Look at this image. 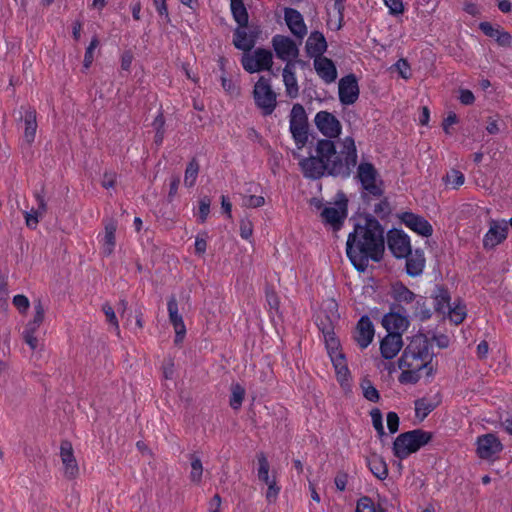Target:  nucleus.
Returning <instances> with one entry per match:
<instances>
[{"mask_svg": "<svg viewBox=\"0 0 512 512\" xmlns=\"http://www.w3.org/2000/svg\"><path fill=\"white\" fill-rule=\"evenodd\" d=\"M319 132L325 137L318 139L315 144V154L302 157L293 151L295 159H299V168L306 179L319 180L324 176L347 179L351 176L357 165V148L351 136L338 141L340 151H337L336 142L342 132V124L337 117L328 111H319L314 118Z\"/></svg>", "mask_w": 512, "mask_h": 512, "instance_id": "f257e3e1", "label": "nucleus"}, {"mask_svg": "<svg viewBox=\"0 0 512 512\" xmlns=\"http://www.w3.org/2000/svg\"><path fill=\"white\" fill-rule=\"evenodd\" d=\"M363 224L356 223L346 242V254L358 272H365L369 260L380 262L385 252L384 227L370 213L360 214Z\"/></svg>", "mask_w": 512, "mask_h": 512, "instance_id": "f03ea898", "label": "nucleus"}, {"mask_svg": "<svg viewBox=\"0 0 512 512\" xmlns=\"http://www.w3.org/2000/svg\"><path fill=\"white\" fill-rule=\"evenodd\" d=\"M433 439V433L422 429H414L399 434L393 442V454L404 460L416 453Z\"/></svg>", "mask_w": 512, "mask_h": 512, "instance_id": "7ed1b4c3", "label": "nucleus"}, {"mask_svg": "<svg viewBox=\"0 0 512 512\" xmlns=\"http://www.w3.org/2000/svg\"><path fill=\"white\" fill-rule=\"evenodd\" d=\"M355 179L362 187L361 198L365 204L369 205L372 197L383 196V181L373 163L361 161L357 166Z\"/></svg>", "mask_w": 512, "mask_h": 512, "instance_id": "20e7f679", "label": "nucleus"}, {"mask_svg": "<svg viewBox=\"0 0 512 512\" xmlns=\"http://www.w3.org/2000/svg\"><path fill=\"white\" fill-rule=\"evenodd\" d=\"M430 348L431 344L428 337L424 333L418 332L412 336L410 343L398 359V367L400 369L411 368L414 360L426 361L428 357L434 356L433 353H430Z\"/></svg>", "mask_w": 512, "mask_h": 512, "instance_id": "39448f33", "label": "nucleus"}, {"mask_svg": "<svg viewBox=\"0 0 512 512\" xmlns=\"http://www.w3.org/2000/svg\"><path fill=\"white\" fill-rule=\"evenodd\" d=\"M289 129L295 141L297 149H302L308 143L309 123L304 107L296 103L290 112Z\"/></svg>", "mask_w": 512, "mask_h": 512, "instance_id": "423d86ee", "label": "nucleus"}, {"mask_svg": "<svg viewBox=\"0 0 512 512\" xmlns=\"http://www.w3.org/2000/svg\"><path fill=\"white\" fill-rule=\"evenodd\" d=\"M270 81V78L260 76L253 89L255 104L262 110L264 116L271 115L277 105V95L273 91Z\"/></svg>", "mask_w": 512, "mask_h": 512, "instance_id": "0eeeda50", "label": "nucleus"}, {"mask_svg": "<svg viewBox=\"0 0 512 512\" xmlns=\"http://www.w3.org/2000/svg\"><path fill=\"white\" fill-rule=\"evenodd\" d=\"M338 199L335 207H324L321 211L322 222L329 225L333 231H339L344 224L348 214V199L343 192L337 194Z\"/></svg>", "mask_w": 512, "mask_h": 512, "instance_id": "6e6552de", "label": "nucleus"}, {"mask_svg": "<svg viewBox=\"0 0 512 512\" xmlns=\"http://www.w3.org/2000/svg\"><path fill=\"white\" fill-rule=\"evenodd\" d=\"M382 326L387 333L402 334L408 329L410 320L406 315V309L400 304H390L389 312L382 318Z\"/></svg>", "mask_w": 512, "mask_h": 512, "instance_id": "1a4fd4ad", "label": "nucleus"}, {"mask_svg": "<svg viewBox=\"0 0 512 512\" xmlns=\"http://www.w3.org/2000/svg\"><path fill=\"white\" fill-rule=\"evenodd\" d=\"M387 245L391 253L398 259L411 253L410 239L402 230L393 228L387 233Z\"/></svg>", "mask_w": 512, "mask_h": 512, "instance_id": "9d476101", "label": "nucleus"}, {"mask_svg": "<svg viewBox=\"0 0 512 512\" xmlns=\"http://www.w3.org/2000/svg\"><path fill=\"white\" fill-rule=\"evenodd\" d=\"M476 453L479 458L491 460L503 450V444L493 433L481 435L476 440Z\"/></svg>", "mask_w": 512, "mask_h": 512, "instance_id": "9b49d317", "label": "nucleus"}, {"mask_svg": "<svg viewBox=\"0 0 512 512\" xmlns=\"http://www.w3.org/2000/svg\"><path fill=\"white\" fill-rule=\"evenodd\" d=\"M358 79L355 74L350 73L339 80L338 95L343 105H352L359 98Z\"/></svg>", "mask_w": 512, "mask_h": 512, "instance_id": "f8f14e48", "label": "nucleus"}, {"mask_svg": "<svg viewBox=\"0 0 512 512\" xmlns=\"http://www.w3.org/2000/svg\"><path fill=\"white\" fill-rule=\"evenodd\" d=\"M508 235V222L505 220H490L489 230L483 238V247L486 250H492L497 245L506 240Z\"/></svg>", "mask_w": 512, "mask_h": 512, "instance_id": "ddd939ff", "label": "nucleus"}, {"mask_svg": "<svg viewBox=\"0 0 512 512\" xmlns=\"http://www.w3.org/2000/svg\"><path fill=\"white\" fill-rule=\"evenodd\" d=\"M272 46L276 56L281 60L288 58H297L299 56V49L294 40L288 36L275 35L272 38Z\"/></svg>", "mask_w": 512, "mask_h": 512, "instance_id": "4468645a", "label": "nucleus"}, {"mask_svg": "<svg viewBox=\"0 0 512 512\" xmlns=\"http://www.w3.org/2000/svg\"><path fill=\"white\" fill-rule=\"evenodd\" d=\"M60 457L64 465V475L68 479H75L79 474V467L74 456L72 443L62 440L60 444Z\"/></svg>", "mask_w": 512, "mask_h": 512, "instance_id": "2eb2a0df", "label": "nucleus"}, {"mask_svg": "<svg viewBox=\"0 0 512 512\" xmlns=\"http://www.w3.org/2000/svg\"><path fill=\"white\" fill-rule=\"evenodd\" d=\"M400 219L408 228L423 237H430L433 234L432 225L420 215L413 212H403Z\"/></svg>", "mask_w": 512, "mask_h": 512, "instance_id": "dca6fc26", "label": "nucleus"}, {"mask_svg": "<svg viewBox=\"0 0 512 512\" xmlns=\"http://www.w3.org/2000/svg\"><path fill=\"white\" fill-rule=\"evenodd\" d=\"M167 309L169 314V320L175 330V344H179L183 341L186 335V327L182 318V315L178 312V303L174 295H172L167 303Z\"/></svg>", "mask_w": 512, "mask_h": 512, "instance_id": "f3484780", "label": "nucleus"}, {"mask_svg": "<svg viewBox=\"0 0 512 512\" xmlns=\"http://www.w3.org/2000/svg\"><path fill=\"white\" fill-rule=\"evenodd\" d=\"M374 325L367 315H363L356 326L355 341L360 348L364 349L370 345L374 337Z\"/></svg>", "mask_w": 512, "mask_h": 512, "instance_id": "a211bd4d", "label": "nucleus"}, {"mask_svg": "<svg viewBox=\"0 0 512 512\" xmlns=\"http://www.w3.org/2000/svg\"><path fill=\"white\" fill-rule=\"evenodd\" d=\"M284 19L291 33L302 39L307 34V27L301 13L294 8L284 9Z\"/></svg>", "mask_w": 512, "mask_h": 512, "instance_id": "6ab92c4d", "label": "nucleus"}, {"mask_svg": "<svg viewBox=\"0 0 512 512\" xmlns=\"http://www.w3.org/2000/svg\"><path fill=\"white\" fill-rule=\"evenodd\" d=\"M403 346L402 336L399 333H387L380 342V353L384 359H393Z\"/></svg>", "mask_w": 512, "mask_h": 512, "instance_id": "aec40b11", "label": "nucleus"}, {"mask_svg": "<svg viewBox=\"0 0 512 512\" xmlns=\"http://www.w3.org/2000/svg\"><path fill=\"white\" fill-rule=\"evenodd\" d=\"M104 237L102 245V254L105 257H109L114 252L116 245V230L118 223L113 218L104 219Z\"/></svg>", "mask_w": 512, "mask_h": 512, "instance_id": "412c9836", "label": "nucleus"}, {"mask_svg": "<svg viewBox=\"0 0 512 512\" xmlns=\"http://www.w3.org/2000/svg\"><path fill=\"white\" fill-rule=\"evenodd\" d=\"M314 68L319 77L326 83H332L337 78V69L334 62L321 56L314 59Z\"/></svg>", "mask_w": 512, "mask_h": 512, "instance_id": "4be33fe9", "label": "nucleus"}, {"mask_svg": "<svg viewBox=\"0 0 512 512\" xmlns=\"http://www.w3.org/2000/svg\"><path fill=\"white\" fill-rule=\"evenodd\" d=\"M333 364V367L336 372V378L339 382L340 386L345 388L350 386L351 374L347 365L346 356L343 352H339L336 356H332L330 358Z\"/></svg>", "mask_w": 512, "mask_h": 512, "instance_id": "5701e85b", "label": "nucleus"}, {"mask_svg": "<svg viewBox=\"0 0 512 512\" xmlns=\"http://www.w3.org/2000/svg\"><path fill=\"white\" fill-rule=\"evenodd\" d=\"M306 52L311 57H321L327 50L326 39L320 31H313L310 33L306 41Z\"/></svg>", "mask_w": 512, "mask_h": 512, "instance_id": "b1692460", "label": "nucleus"}, {"mask_svg": "<svg viewBox=\"0 0 512 512\" xmlns=\"http://www.w3.org/2000/svg\"><path fill=\"white\" fill-rule=\"evenodd\" d=\"M22 110H24L25 115L23 116L24 124H25V130H24V139L28 145H31L36 136L37 131V113L36 110L31 107H21Z\"/></svg>", "mask_w": 512, "mask_h": 512, "instance_id": "393cba45", "label": "nucleus"}, {"mask_svg": "<svg viewBox=\"0 0 512 512\" xmlns=\"http://www.w3.org/2000/svg\"><path fill=\"white\" fill-rule=\"evenodd\" d=\"M390 295L394 302L392 304L413 303L417 295L402 282L397 281L391 285Z\"/></svg>", "mask_w": 512, "mask_h": 512, "instance_id": "a878e982", "label": "nucleus"}, {"mask_svg": "<svg viewBox=\"0 0 512 512\" xmlns=\"http://www.w3.org/2000/svg\"><path fill=\"white\" fill-rule=\"evenodd\" d=\"M366 463L370 472L379 480H385L388 477V466L382 456L372 453L366 457Z\"/></svg>", "mask_w": 512, "mask_h": 512, "instance_id": "bb28decb", "label": "nucleus"}, {"mask_svg": "<svg viewBox=\"0 0 512 512\" xmlns=\"http://www.w3.org/2000/svg\"><path fill=\"white\" fill-rule=\"evenodd\" d=\"M432 298L434 299V309L437 313L444 314L450 307V292L444 285L435 286Z\"/></svg>", "mask_w": 512, "mask_h": 512, "instance_id": "cd10ccee", "label": "nucleus"}, {"mask_svg": "<svg viewBox=\"0 0 512 512\" xmlns=\"http://www.w3.org/2000/svg\"><path fill=\"white\" fill-rule=\"evenodd\" d=\"M406 258V273L411 277L422 274L425 266L423 252L416 250L414 254L410 253Z\"/></svg>", "mask_w": 512, "mask_h": 512, "instance_id": "c85d7f7f", "label": "nucleus"}, {"mask_svg": "<svg viewBox=\"0 0 512 512\" xmlns=\"http://www.w3.org/2000/svg\"><path fill=\"white\" fill-rule=\"evenodd\" d=\"M230 9L233 19L240 28L248 27L249 15L243 0H231Z\"/></svg>", "mask_w": 512, "mask_h": 512, "instance_id": "c756f323", "label": "nucleus"}, {"mask_svg": "<svg viewBox=\"0 0 512 512\" xmlns=\"http://www.w3.org/2000/svg\"><path fill=\"white\" fill-rule=\"evenodd\" d=\"M233 45L238 50L249 52L254 47V40L249 38L247 31L238 26L233 32Z\"/></svg>", "mask_w": 512, "mask_h": 512, "instance_id": "7c9ffc66", "label": "nucleus"}, {"mask_svg": "<svg viewBox=\"0 0 512 512\" xmlns=\"http://www.w3.org/2000/svg\"><path fill=\"white\" fill-rule=\"evenodd\" d=\"M413 303V315L415 318L419 319L422 322L431 318L432 311L427 303L426 297L417 295L416 300Z\"/></svg>", "mask_w": 512, "mask_h": 512, "instance_id": "2f4dec72", "label": "nucleus"}, {"mask_svg": "<svg viewBox=\"0 0 512 512\" xmlns=\"http://www.w3.org/2000/svg\"><path fill=\"white\" fill-rule=\"evenodd\" d=\"M254 57L260 71H271L273 65V54L270 50L257 48L254 51Z\"/></svg>", "mask_w": 512, "mask_h": 512, "instance_id": "473e14b6", "label": "nucleus"}, {"mask_svg": "<svg viewBox=\"0 0 512 512\" xmlns=\"http://www.w3.org/2000/svg\"><path fill=\"white\" fill-rule=\"evenodd\" d=\"M45 318V307L41 301V299H37L34 301V315L32 320H30L25 328L30 331H37L41 326Z\"/></svg>", "mask_w": 512, "mask_h": 512, "instance_id": "72a5a7b5", "label": "nucleus"}, {"mask_svg": "<svg viewBox=\"0 0 512 512\" xmlns=\"http://www.w3.org/2000/svg\"><path fill=\"white\" fill-rule=\"evenodd\" d=\"M360 388L366 400L374 403L379 402L380 393L368 377L361 379Z\"/></svg>", "mask_w": 512, "mask_h": 512, "instance_id": "f704fd0d", "label": "nucleus"}, {"mask_svg": "<svg viewBox=\"0 0 512 512\" xmlns=\"http://www.w3.org/2000/svg\"><path fill=\"white\" fill-rule=\"evenodd\" d=\"M190 464H191V472H190V480L194 484H200L202 481L203 474V466L201 459L195 454H189Z\"/></svg>", "mask_w": 512, "mask_h": 512, "instance_id": "c9c22d12", "label": "nucleus"}, {"mask_svg": "<svg viewBox=\"0 0 512 512\" xmlns=\"http://www.w3.org/2000/svg\"><path fill=\"white\" fill-rule=\"evenodd\" d=\"M283 83L286 89V95L291 98H297L299 95V86L295 73H282Z\"/></svg>", "mask_w": 512, "mask_h": 512, "instance_id": "e433bc0d", "label": "nucleus"}, {"mask_svg": "<svg viewBox=\"0 0 512 512\" xmlns=\"http://www.w3.org/2000/svg\"><path fill=\"white\" fill-rule=\"evenodd\" d=\"M152 126L155 130L154 143L157 146H160L163 143L165 136V118L162 111H160L155 117Z\"/></svg>", "mask_w": 512, "mask_h": 512, "instance_id": "4c0bfd02", "label": "nucleus"}, {"mask_svg": "<svg viewBox=\"0 0 512 512\" xmlns=\"http://www.w3.org/2000/svg\"><path fill=\"white\" fill-rule=\"evenodd\" d=\"M436 405L426 398H420L415 401V414L421 421L424 420L434 409Z\"/></svg>", "mask_w": 512, "mask_h": 512, "instance_id": "58836bf2", "label": "nucleus"}, {"mask_svg": "<svg viewBox=\"0 0 512 512\" xmlns=\"http://www.w3.org/2000/svg\"><path fill=\"white\" fill-rule=\"evenodd\" d=\"M199 173V163L193 158L187 165L185 170L184 184L187 187L194 186Z\"/></svg>", "mask_w": 512, "mask_h": 512, "instance_id": "ea45409f", "label": "nucleus"}, {"mask_svg": "<svg viewBox=\"0 0 512 512\" xmlns=\"http://www.w3.org/2000/svg\"><path fill=\"white\" fill-rule=\"evenodd\" d=\"M244 396L245 389L238 383L233 384L231 387V396L229 401L231 408L234 410H238L242 405Z\"/></svg>", "mask_w": 512, "mask_h": 512, "instance_id": "a19ab883", "label": "nucleus"}, {"mask_svg": "<svg viewBox=\"0 0 512 512\" xmlns=\"http://www.w3.org/2000/svg\"><path fill=\"white\" fill-rule=\"evenodd\" d=\"M404 369L405 370L402 371L398 378L401 384H416L420 380L419 367L415 369H412V367Z\"/></svg>", "mask_w": 512, "mask_h": 512, "instance_id": "79ce46f5", "label": "nucleus"}, {"mask_svg": "<svg viewBox=\"0 0 512 512\" xmlns=\"http://www.w3.org/2000/svg\"><path fill=\"white\" fill-rule=\"evenodd\" d=\"M449 318L450 320L455 324L459 325L461 324L465 317H466V305L465 304H458L454 306L453 308L450 306L448 309Z\"/></svg>", "mask_w": 512, "mask_h": 512, "instance_id": "37998d69", "label": "nucleus"}, {"mask_svg": "<svg viewBox=\"0 0 512 512\" xmlns=\"http://www.w3.org/2000/svg\"><path fill=\"white\" fill-rule=\"evenodd\" d=\"M198 203H199L198 222L203 224L206 222L208 215L210 213L211 198L207 195L202 196V197H200Z\"/></svg>", "mask_w": 512, "mask_h": 512, "instance_id": "c03bdc74", "label": "nucleus"}, {"mask_svg": "<svg viewBox=\"0 0 512 512\" xmlns=\"http://www.w3.org/2000/svg\"><path fill=\"white\" fill-rule=\"evenodd\" d=\"M99 38L97 35H95L91 41H90V44L88 45V47L86 48V51H85V55H84V61H83V67L85 69H89L90 66L92 65L93 63V60H94V50L99 46Z\"/></svg>", "mask_w": 512, "mask_h": 512, "instance_id": "a18cd8bd", "label": "nucleus"}, {"mask_svg": "<svg viewBox=\"0 0 512 512\" xmlns=\"http://www.w3.org/2000/svg\"><path fill=\"white\" fill-rule=\"evenodd\" d=\"M324 340L330 358H332V356H336L337 353L341 352V344L339 339L336 337L335 332H333L330 335L324 336Z\"/></svg>", "mask_w": 512, "mask_h": 512, "instance_id": "49530a36", "label": "nucleus"}, {"mask_svg": "<svg viewBox=\"0 0 512 512\" xmlns=\"http://www.w3.org/2000/svg\"><path fill=\"white\" fill-rule=\"evenodd\" d=\"M316 325L323 336L330 335L334 332V324L328 315H319L316 319Z\"/></svg>", "mask_w": 512, "mask_h": 512, "instance_id": "de8ad7c7", "label": "nucleus"}, {"mask_svg": "<svg viewBox=\"0 0 512 512\" xmlns=\"http://www.w3.org/2000/svg\"><path fill=\"white\" fill-rule=\"evenodd\" d=\"M370 416H371V419H372L373 427L375 428V430H376L377 434L379 435V437L385 436L386 433L384 431L382 413H381L380 409L373 408L370 411Z\"/></svg>", "mask_w": 512, "mask_h": 512, "instance_id": "09e8293b", "label": "nucleus"}, {"mask_svg": "<svg viewBox=\"0 0 512 512\" xmlns=\"http://www.w3.org/2000/svg\"><path fill=\"white\" fill-rule=\"evenodd\" d=\"M374 213L381 219H386L392 213V208L388 198L384 197L374 206Z\"/></svg>", "mask_w": 512, "mask_h": 512, "instance_id": "8fccbe9b", "label": "nucleus"}, {"mask_svg": "<svg viewBox=\"0 0 512 512\" xmlns=\"http://www.w3.org/2000/svg\"><path fill=\"white\" fill-rule=\"evenodd\" d=\"M257 461H258V478H267V474H269V462L267 460L266 455L263 452H259L257 454Z\"/></svg>", "mask_w": 512, "mask_h": 512, "instance_id": "3c124183", "label": "nucleus"}, {"mask_svg": "<svg viewBox=\"0 0 512 512\" xmlns=\"http://www.w3.org/2000/svg\"><path fill=\"white\" fill-rule=\"evenodd\" d=\"M464 175L459 170L452 169L449 173H447L445 177V181L448 184H452L454 188H458L464 183Z\"/></svg>", "mask_w": 512, "mask_h": 512, "instance_id": "603ef678", "label": "nucleus"}, {"mask_svg": "<svg viewBox=\"0 0 512 512\" xmlns=\"http://www.w3.org/2000/svg\"><path fill=\"white\" fill-rule=\"evenodd\" d=\"M356 512H376V507L370 497L363 496L357 501Z\"/></svg>", "mask_w": 512, "mask_h": 512, "instance_id": "864d4df0", "label": "nucleus"}, {"mask_svg": "<svg viewBox=\"0 0 512 512\" xmlns=\"http://www.w3.org/2000/svg\"><path fill=\"white\" fill-rule=\"evenodd\" d=\"M479 29L483 32L484 35L487 37L493 38L495 41L497 39V36H499L501 32L500 26H497L496 28L493 27V25L490 22L484 21L480 22Z\"/></svg>", "mask_w": 512, "mask_h": 512, "instance_id": "5fc2aeb1", "label": "nucleus"}, {"mask_svg": "<svg viewBox=\"0 0 512 512\" xmlns=\"http://www.w3.org/2000/svg\"><path fill=\"white\" fill-rule=\"evenodd\" d=\"M241 64L245 71L248 73L259 72V67L256 63L254 55L244 54L241 58Z\"/></svg>", "mask_w": 512, "mask_h": 512, "instance_id": "6e6d98bb", "label": "nucleus"}, {"mask_svg": "<svg viewBox=\"0 0 512 512\" xmlns=\"http://www.w3.org/2000/svg\"><path fill=\"white\" fill-rule=\"evenodd\" d=\"M265 204L263 196L248 195L243 196L242 205L247 208H258Z\"/></svg>", "mask_w": 512, "mask_h": 512, "instance_id": "4d7b16f0", "label": "nucleus"}, {"mask_svg": "<svg viewBox=\"0 0 512 512\" xmlns=\"http://www.w3.org/2000/svg\"><path fill=\"white\" fill-rule=\"evenodd\" d=\"M13 304L21 314H25L30 306L29 299L22 294L14 296Z\"/></svg>", "mask_w": 512, "mask_h": 512, "instance_id": "13d9d810", "label": "nucleus"}, {"mask_svg": "<svg viewBox=\"0 0 512 512\" xmlns=\"http://www.w3.org/2000/svg\"><path fill=\"white\" fill-rule=\"evenodd\" d=\"M102 311L104 312L107 321L115 327V329L119 332V323L114 312V309L109 303H105L102 306Z\"/></svg>", "mask_w": 512, "mask_h": 512, "instance_id": "bf43d9fd", "label": "nucleus"}, {"mask_svg": "<svg viewBox=\"0 0 512 512\" xmlns=\"http://www.w3.org/2000/svg\"><path fill=\"white\" fill-rule=\"evenodd\" d=\"M394 67L398 71L399 75L404 78L408 79L411 76L410 73V65L406 59H399L395 64Z\"/></svg>", "mask_w": 512, "mask_h": 512, "instance_id": "052dcab7", "label": "nucleus"}, {"mask_svg": "<svg viewBox=\"0 0 512 512\" xmlns=\"http://www.w3.org/2000/svg\"><path fill=\"white\" fill-rule=\"evenodd\" d=\"M36 331H30L29 329L24 328L22 332V337L25 343L31 348V350H36L38 347V339L34 335Z\"/></svg>", "mask_w": 512, "mask_h": 512, "instance_id": "680f3d73", "label": "nucleus"}, {"mask_svg": "<svg viewBox=\"0 0 512 512\" xmlns=\"http://www.w3.org/2000/svg\"><path fill=\"white\" fill-rule=\"evenodd\" d=\"M385 4L389 8V12L392 15H399L404 12L402 0H385Z\"/></svg>", "mask_w": 512, "mask_h": 512, "instance_id": "e2e57ef3", "label": "nucleus"}, {"mask_svg": "<svg viewBox=\"0 0 512 512\" xmlns=\"http://www.w3.org/2000/svg\"><path fill=\"white\" fill-rule=\"evenodd\" d=\"M253 234L252 222L246 219L240 221V236L248 240Z\"/></svg>", "mask_w": 512, "mask_h": 512, "instance_id": "0e129e2a", "label": "nucleus"}, {"mask_svg": "<svg viewBox=\"0 0 512 512\" xmlns=\"http://www.w3.org/2000/svg\"><path fill=\"white\" fill-rule=\"evenodd\" d=\"M387 426L391 434L398 431L399 428V416L395 412L387 413Z\"/></svg>", "mask_w": 512, "mask_h": 512, "instance_id": "69168bd1", "label": "nucleus"}, {"mask_svg": "<svg viewBox=\"0 0 512 512\" xmlns=\"http://www.w3.org/2000/svg\"><path fill=\"white\" fill-rule=\"evenodd\" d=\"M25 222L28 228L36 229L39 223V215L32 209L30 212H24Z\"/></svg>", "mask_w": 512, "mask_h": 512, "instance_id": "338daca9", "label": "nucleus"}, {"mask_svg": "<svg viewBox=\"0 0 512 512\" xmlns=\"http://www.w3.org/2000/svg\"><path fill=\"white\" fill-rule=\"evenodd\" d=\"M458 116L456 115V113L454 112H449L447 117L443 120L442 122V128H443V131L446 133V134H451L450 132V126L453 125V124H456L458 122Z\"/></svg>", "mask_w": 512, "mask_h": 512, "instance_id": "774afa93", "label": "nucleus"}]
</instances>
